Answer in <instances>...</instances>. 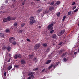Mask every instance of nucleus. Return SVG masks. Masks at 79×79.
<instances>
[{
  "instance_id": "nucleus-1",
  "label": "nucleus",
  "mask_w": 79,
  "mask_h": 79,
  "mask_svg": "<svg viewBox=\"0 0 79 79\" xmlns=\"http://www.w3.org/2000/svg\"><path fill=\"white\" fill-rule=\"evenodd\" d=\"M29 19L30 22V24L31 25H32V24H33L34 23H35L36 22V21H35V18L34 16L30 17Z\"/></svg>"
},
{
  "instance_id": "nucleus-2",
  "label": "nucleus",
  "mask_w": 79,
  "mask_h": 79,
  "mask_svg": "<svg viewBox=\"0 0 79 79\" xmlns=\"http://www.w3.org/2000/svg\"><path fill=\"white\" fill-rule=\"evenodd\" d=\"M53 23H51L49 24L48 26V31H52V30H53Z\"/></svg>"
},
{
  "instance_id": "nucleus-3",
  "label": "nucleus",
  "mask_w": 79,
  "mask_h": 79,
  "mask_svg": "<svg viewBox=\"0 0 79 79\" xmlns=\"http://www.w3.org/2000/svg\"><path fill=\"white\" fill-rule=\"evenodd\" d=\"M65 31H66V30L65 29H63L61 30L60 32H59L58 33V36H61V35H62L65 32Z\"/></svg>"
},
{
  "instance_id": "nucleus-4",
  "label": "nucleus",
  "mask_w": 79,
  "mask_h": 79,
  "mask_svg": "<svg viewBox=\"0 0 79 79\" xmlns=\"http://www.w3.org/2000/svg\"><path fill=\"white\" fill-rule=\"evenodd\" d=\"M14 57L15 59H17V58H21V57H22V56H21V54H15L14 56Z\"/></svg>"
},
{
  "instance_id": "nucleus-5",
  "label": "nucleus",
  "mask_w": 79,
  "mask_h": 79,
  "mask_svg": "<svg viewBox=\"0 0 79 79\" xmlns=\"http://www.w3.org/2000/svg\"><path fill=\"white\" fill-rule=\"evenodd\" d=\"M15 40H16V39L13 37H11L9 39V41L10 43H12V42H13V41H15Z\"/></svg>"
},
{
  "instance_id": "nucleus-6",
  "label": "nucleus",
  "mask_w": 79,
  "mask_h": 79,
  "mask_svg": "<svg viewBox=\"0 0 79 79\" xmlns=\"http://www.w3.org/2000/svg\"><path fill=\"white\" fill-rule=\"evenodd\" d=\"M40 45L39 44H37L34 47V48H35V50H37L38 48H39L40 47Z\"/></svg>"
},
{
  "instance_id": "nucleus-7",
  "label": "nucleus",
  "mask_w": 79,
  "mask_h": 79,
  "mask_svg": "<svg viewBox=\"0 0 79 79\" xmlns=\"http://www.w3.org/2000/svg\"><path fill=\"white\" fill-rule=\"evenodd\" d=\"M55 9V8L54 7V6H52L50 7L49 8L48 10H49V11H53V10H54Z\"/></svg>"
},
{
  "instance_id": "nucleus-8",
  "label": "nucleus",
  "mask_w": 79,
  "mask_h": 79,
  "mask_svg": "<svg viewBox=\"0 0 79 79\" xmlns=\"http://www.w3.org/2000/svg\"><path fill=\"white\" fill-rule=\"evenodd\" d=\"M57 37V36L55 34H53L52 36V39H56V37Z\"/></svg>"
},
{
  "instance_id": "nucleus-9",
  "label": "nucleus",
  "mask_w": 79,
  "mask_h": 79,
  "mask_svg": "<svg viewBox=\"0 0 79 79\" xmlns=\"http://www.w3.org/2000/svg\"><path fill=\"white\" fill-rule=\"evenodd\" d=\"M34 74H35V72H30L29 73L28 75V76H31V75H34Z\"/></svg>"
},
{
  "instance_id": "nucleus-10",
  "label": "nucleus",
  "mask_w": 79,
  "mask_h": 79,
  "mask_svg": "<svg viewBox=\"0 0 79 79\" xmlns=\"http://www.w3.org/2000/svg\"><path fill=\"white\" fill-rule=\"evenodd\" d=\"M59 64H60L59 62H56V64L53 66V68H56V66H58Z\"/></svg>"
},
{
  "instance_id": "nucleus-11",
  "label": "nucleus",
  "mask_w": 79,
  "mask_h": 79,
  "mask_svg": "<svg viewBox=\"0 0 79 79\" xmlns=\"http://www.w3.org/2000/svg\"><path fill=\"white\" fill-rule=\"evenodd\" d=\"M6 50L8 52H10L11 51V47L10 46H8L6 48Z\"/></svg>"
},
{
  "instance_id": "nucleus-12",
  "label": "nucleus",
  "mask_w": 79,
  "mask_h": 79,
  "mask_svg": "<svg viewBox=\"0 0 79 79\" xmlns=\"http://www.w3.org/2000/svg\"><path fill=\"white\" fill-rule=\"evenodd\" d=\"M20 62L21 64H25V60H21L20 61Z\"/></svg>"
},
{
  "instance_id": "nucleus-13",
  "label": "nucleus",
  "mask_w": 79,
  "mask_h": 79,
  "mask_svg": "<svg viewBox=\"0 0 79 79\" xmlns=\"http://www.w3.org/2000/svg\"><path fill=\"white\" fill-rule=\"evenodd\" d=\"M52 60H47V62L45 63V64H49V63H50V62H51Z\"/></svg>"
},
{
  "instance_id": "nucleus-14",
  "label": "nucleus",
  "mask_w": 79,
  "mask_h": 79,
  "mask_svg": "<svg viewBox=\"0 0 79 79\" xmlns=\"http://www.w3.org/2000/svg\"><path fill=\"white\" fill-rule=\"evenodd\" d=\"M7 21H11V19L10 16H8L7 18Z\"/></svg>"
},
{
  "instance_id": "nucleus-15",
  "label": "nucleus",
  "mask_w": 79,
  "mask_h": 79,
  "mask_svg": "<svg viewBox=\"0 0 79 79\" xmlns=\"http://www.w3.org/2000/svg\"><path fill=\"white\" fill-rule=\"evenodd\" d=\"M0 37H2V38H4L5 37V35L3 33L0 34Z\"/></svg>"
},
{
  "instance_id": "nucleus-16",
  "label": "nucleus",
  "mask_w": 79,
  "mask_h": 79,
  "mask_svg": "<svg viewBox=\"0 0 79 79\" xmlns=\"http://www.w3.org/2000/svg\"><path fill=\"white\" fill-rule=\"evenodd\" d=\"M48 11L47 10H44L43 11V14H47V13H48Z\"/></svg>"
},
{
  "instance_id": "nucleus-17",
  "label": "nucleus",
  "mask_w": 79,
  "mask_h": 79,
  "mask_svg": "<svg viewBox=\"0 0 79 79\" xmlns=\"http://www.w3.org/2000/svg\"><path fill=\"white\" fill-rule=\"evenodd\" d=\"M53 66H54V65L53 64H51V65H50L49 67H48V69H51V68H52Z\"/></svg>"
},
{
  "instance_id": "nucleus-18",
  "label": "nucleus",
  "mask_w": 79,
  "mask_h": 79,
  "mask_svg": "<svg viewBox=\"0 0 79 79\" xmlns=\"http://www.w3.org/2000/svg\"><path fill=\"white\" fill-rule=\"evenodd\" d=\"M67 60H68V59L67 58L64 57V58L63 59L62 61H63V62H66V61H67Z\"/></svg>"
},
{
  "instance_id": "nucleus-19",
  "label": "nucleus",
  "mask_w": 79,
  "mask_h": 79,
  "mask_svg": "<svg viewBox=\"0 0 79 79\" xmlns=\"http://www.w3.org/2000/svg\"><path fill=\"white\" fill-rule=\"evenodd\" d=\"M11 68H12V66L10 65L8 67L7 69L9 71V70H10Z\"/></svg>"
},
{
  "instance_id": "nucleus-20",
  "label": "nucleus",
  "mask_w": 79,
  "mask_h": 79,
  "mask_svg": "<svg viewBox=\"0 0 79 79\" xmlns=\"http://www.w3.org/2000/svg\"><path fill=\"white\" fill-rule=\"evenodd\" d=\"M64 50L63 49H62V50H60L59 52V54H61V53H63V51H64Z\"/></svg>"
},
{
  "instance_id": "nucleus-21",
  "label": "nucleus",
  "mask_w": 79,
  "mask_h": 79,
  "mask_svg": "<svg viewBox=\"0 0 79 79\" xmlns=\"http://www.w3.org/2000/svg\"><path fill=\"white\" fill-rule=\"evenodd\" d=\"M3 22H7V18H5L3 19Z\"/></svg>"
},
{
  "instance_id": "nucleus-22",
  "label": "nucleus",
  "mask_w": 79,
  "mask_h": 79,
  "mask_svg": "<svg viewBox=\"0 0 79 79\" xmlns=\"http://www.w3.org/2000/svg\"><path fill=\"white\" fill-rule=\"evenodd\" d=\"M66 53H67V52H65L64 53H63L61 55V56H62V57H63L64 56L66 55Z\"/></svg>"
},
{
  "instance_id": "nucleus-23",
  "label": "nucleus",
  "mask_w": 79,
  "mask_h": 79,
  "mask_svg": "<svg viewBox=\"0 0 79 79\" xmlns=\"http://www.w3.org/2000/svg\"><path fill=\"white\" fill-rule=\"evenodd\" d=\"M60 3L61 2H60V1H57L56 2V4L57 5H60Z\"/></svg>"
},
{
  "instance_id": "nucleus-24",
  "label": "nucleus",
  "mask_w": 79,
  "mask_h": 79,
  "mask_svg": "<svg viewBox=\"0 0 79 79\" xmlns=\"http://www.w3.org/2000/svg\"><path fill=\"white\" fill-rule=\"evenodd\" d=\"M50 48H48L46 50V52H50Z\"/></svg>"
},
{
  "instance_id": "nucleus-25",
  "label": "nucleus",
  "mask_w": 79,
  "mask_h": 79,
  "mask_svg": "<svg viewBox=\"0 0 79 79\" xmlns=\"http://www.w3.org/2000/svg\"><path fill=\"white\" fill-rule=\"evenodd\" d=\"M29 57L31 59L33 58V57H34V56H33V55H31L29 56Z\"/></svg>"
},
{
  "instance_id": "nucleus-26",
  "label": "nucleus",
  "mask_w": 79,
  "mask_h": 79,
  "mask_svg": "<svg viewBox=\"0 0 79 79\" xmlns=\"http://www.w3.org/2000/svg\"><path fill=\"white\" fill-rule=\"evenodd\" d=\"M14 67L15 68H16L18 69L19 68V65H17L16 64H15L14 65Z\"/></svg>"
},
{
  "instance_id": "nucleus-27",
  "label": "nucleus",
  "mask_w": 79,
  "mask_h": 79,
  "mask_svg": "<svg viewBox=\"0 0 79 79\" xmlns=\"http://www.w3.org/2000/svg\"><path fill=\"white\" fill-rule=\"evenodd\" d=\"M16 17H12L11 18V20L12 21H13L14 20H15L16 19Z\"/></svg>"
},
{
  "instance_id": "nucleus-28",
  "label": "nucleus",
  "mask_w": 79,
  "mask_h": 79,
  "mask_svg": "<svg viewBox=\"0 0 79 79\" xmlns=\"http://www.w3.org/2000/svg\"><path fill=\"white\" fill-rule=\"evenodd\" d=\"M6 48L7 47L6 46L3 47L2 48V49L3 50H6Z\"/></svg>"
},
{
  "instance_id": "nucleus-29",
  "label": "nucleus",
  "mask_w": 79,
  "mask_h": 79,
  "mask_svg": "<svg viewBox=\"0 0 79 79\" xmlns=\"http://www.w3.org/2000/svg\"><path fill=\"white\" fill-rule=\"evenodd\" d=\"M56 15L58 16V17H59L60 16V12H59L56 13Z\"/></svg>"
},
{
  "instance_id": "nucleus-30",
  "label": "nucleus",
  "mask_w": 79,
  "mask_h": 79,
  "mask_svg": "<svg viewBox=\"0 0 79 79\" xmlns=\"http://www.w3.org/2000/svg\"><path fill=\"white\" fill-rule=\"evenodd\" d=\"M12 44L13 45H16V42L15 41H13L12 42Z\"/></svg>"
},
{
  "instance_id": "nucleus-31",
  "label": "nucleus",
  "mask_w": 79,
  "mask_h": 79,
  "mask_svg": "<svg viewBox=\"0 0 79 79\" xmlns=\"http://www.w3.org/2000/svg\"><path fill=\"white\" fill-rule=\"evenodd\" d=\"M43 45L44 47H47V44L46 43L43 44Z\"/></svg>"
},
{
  "instance_id": "nucleus-32",
  "label": "nucleus",
  "mask_w": 79,
  "mask_h": 79,
  "mask_svg": "<svg viewBox=\"0 0 79 79\" xmlns=\"http://www.w3.org/2000/svg\"><path fill=\"white\" fill-rule=\"evenodd\" d=\"M66 16L65 15L63 17V19H62L63 21H64V19H66Z\"/></svg>"
},
{
  "instance_id": "nucleus-33",
  "label": "nucleus",
  "mask_w": 79,
  "mask_h": 79,
  "mask_svg": "<svg viewBox=\"0 0 79 79\" xmlns=\"http://www.w3.org/2000/svg\"><path fill=\"white\" fill-rule=\"evenodd\" d=\"M55 32V30H52L50 31V34H53Z\"/></svg>"
},
{
  "instance_id": "nucleus-34",
  "label": "nucleus",
  "mask_w": 79,
  "mask_h": 79,
  "mask_svg": "<svg viewBox=\"0 0 79 79\" xmlns=\"http://www.w3.org/2000/svg\"><path fill=\"white\" fill-rule=\"evenodd\" d=\"M55 3V2L53 1L51 3H50V5H51V6H52L53 5H54V3Z\"/></svg>"
},
{
  "instance_id": "nucleus-35",
  "label": "nucleus",
  "mask_w": 79,
  "mask_h": 79,
  "mask_svg": "<svg viewBox=\"0 0 79 79\" xmlns=\"http://www.w3.org/2000/svg\"><path fill=\"white\" fill-rule=\"evenodd\" d=\"M73 14H72V12H71V11H70L68 12V15L69 16L70 15H72Z\"/></svg>"
},
{
  "instance_id": "nucleus-36",
  "label": "nucleus",
  "mask_w": 79,
  "mask_h": 79,
  "mask_svg": "<svg viewBox=\"0 0 79 79\" xmlns=\"http://www.w3.org/2000/svg\"><path fill=\"white\" fill-rule=\"evenodd\" d=\"M78 10H79V9H76L74 10L73 12L76 13V12H77V11H78Z\"/></svg>"
},
{
  "instance_id": "nucleus-37",
  "label": "nucleus",
  "mask_w": 79,
  "mask_h": 79,
  "mask_svg": "<svg viewBox=\"0 0 79 79\" xmlns=\"http://www.w3.org/2000/svg\"><path fill=\"white\" fill-rule=\"evenodd\" d=\"M25 24H26V23H22L21 25V27H24L25 25Z\"/></svg>"
},
{
  "instance_id": "nucleus-38",
  "label": "nucleus",
  "mask_w": 79,
  "mask_h": 79,
  "mask_svg": "<svg viewBox=\"0 0 79 79\" xmlns=\"http://www.w3.org/2000/svg\"><path fill=\"white\" fill-rule=\"evenodd\" d=\"M43 10V9H39L38 10V11L39 12H41L42 10Z\"/></svg>"
},
{
  "instance_id": "nucleus-39",
  "label": "nucleus",
  "mask_w": 79,
  "mask_h": 79,
  "mask_svg": "<svg viewBox=\"0 0 79 79\" xmlns=\"http://www.w3.org/2000/svg\"><path fill=\"white\" fill-rule=\"evenodd\" d=\"M17 24H18V23H14V25L15 27H16V26H17Z\"/></svg>"
},
{
  "instance_id": "nucleus-40",
  "label": "nucleus",
  "mask_w": 79,
  "mask_h": 79,
  "mask_svg": "<svg viewBox=\"0 0 79 79\" xmlns=\"http://www.w3.org/2000/svg\"><path fill=\"white\" fill-rule=\"evenodd\" d=\"M23 31V30H19V33H22Z\"/></svg>"
},
{
  "instance_id": "nucleus-41",
  "label": "nucleus",
  "mask_w": 79,
  "mask_h": 79,
  "mask_svg": "<svg viewBox=\"0 0 79 79\" xmlns=\"http://www.w3.org/2000/svg\"><path fill=\"white\" fill-rule=\"evenodd\" d=\"M6 32H10V30H9V29H7L6 30Z\"/></svg>"
},
{
  "instance_id": "nucleus-42",
  "label": "nucleus",
  "mask_w": 79,
  "mask_h": 79,
  "mask_svg": "<svg viewBox=\"0 0 79 79\" xmlns=\"http://www.w3.org/2000/svg\"><path fill=\"white\" fill-rule=\"evenodd\" d=\"M37 70H38V68H37L35 69H33V71H37Z\"/></svg>"
},
{
  "instance_id": "nucleus-43",
  "label": "nucleus",
  "mask_w": 79,
  "mask_h": 79,
  "mask_svg": "<svg viewBox=\"0 0 79 79\" xmlns=\"http://www.w3.org/2000/svg\"><path fill=\"white\" fill-rule=\"evenodd\" d=\"M63 44V42L61 41L60 43H59V45H61V44Z\"/></svg>"
},
{
  "instance_id": "nucleus-44",
  "label": "nucleus",
  "mask_w": 79,
  "mask_h": 79,
  "mask_svg": "<svg viewBox=\"0 0 79 79\" xmlns=\"http://www.w3.org/2000/svg\"><path fill=\"white\" fill-rule=\"evenodd\" d=\"M76 6H74L73 7V8L72 10H75V9H76Z\"/></svg>"
},
{
  "instance_id": "nucleus-45",
  "label": "nucleus",
  "mask_w": 79,
  "mask_h": 79,
  "mask_svg": "<svg viewBox=\"0 0 79 79\" xmlns=\"http://www.w3.org/2000/svg\"><path fill=\"white\" fill-rule=\"evenodd\" d=\"M35 4V3L34 2H32L31 3V5H34Z\"/></svg>"
},
{
  "instance_id": "nucleus-46",
  "label": "nucleus",
  "mask_w": 79,
  "mask_h": 79,
  "mask_svg": "<svg viewBox=\"0 0 79 79\" xmlns=\"http://www.w3.org/2000/svg\"><path fill=\"white\" fill-rule=\"evenodd\" d=\"M75 4H76V2H73V3L72 4V5H74Z\"/></svg>"
},
{
  "instance_id": "nucleus-47",
  "label": "nucleus",
  "mask_w": 79,
  "mask_h": 79,
  "mask_svg": "<svg viewBox=\"0 0 79 79\" xmlns=\"http://www.w3.org/2000/svg\"><path fill=\"white\" fill-rule=\"evenodd\" d=\"M8 2V0H6L5 1V3H7Z\"/></svg>"
},
{
  "instance_id": "nucleus-48",
  "label": "nucleus",
  "mask_w": 79,
  "mask_h": 79,
  "mask_svg": "<svg viewBox=\"0 0 79 79\" xmlns=\"http://www.w3.org/2000/svg\"><path fill=\"white\" fill-rule=\"evenodd\" d=\"M27 42H31V40H29V39H27Z\"/></svg>"
},
{
  "instance_id": "nucleus-49",
  "label": "nucleus",
  "mask_w": 79,
  "mask_h": 79,
  "mask_svg": "<svg viewBox=\"0 0 79 79\" xmlns=\"http://www.w3.org/2000/svg\"><path fill=\"white\" fill-rule=\"evenodd\" d=\"M30 77H32L33 78H35V77L34 75H31L30 76Z\"/></svg>"
},
{
  "instance_id": "nucleus-50",
  "label": "nucleus",
  "mask_w": 79,
  "mask_h": 79,
  "mask_svg": "<svg viewBox=\"0 0 79 79\" xmlns=\"http://www.w3.org/2000/svg\"><path fill=\"white\" fill-rule=\"evenodd\" d=\"M11 7L12 8H13L14 7H15V5H14L13 4L12 5Z\"/></svg>"
},
{
  "instance_id": "nucleus-51",
  "label": "nucleus",
  "mask_w": 79,
  "mask_h": 79,
  "mask_svg": "<svg viewBox=\"0 0 79 79\" xmlns=\"http://www.w3.org/2000/svg\"><path fill=\"white\" fill-rule=\"evenodd\" d=\"M4 76H6V72H5L4 73Z\"/></svg>"
},
{
  "instance_id": "nucleus-52",
  "label": "nucleus",
  "mask_w": 79,
  "mask_h": 79,
  "mask_svg": "<svg viewBox=\"0 0 79 79\" xmlns=\"http://www.w3.org/2000/svg\"><path fill=\"white\" fill-rule=\"evenodd\" d=\"M54 6H56V3H55L53 5Z\"/></svg>"
},
{
  "instance_id": "nucleus-53",
  "label": "nucleus",
  "mask_w": 79,
  "mask_h": 79,
  "mask_svg": "<svg viewBox=\"0 0 79 79\" xmlns=\"http://www.w3.org/2000/svg\"><path fill=\"white\" fill-rule=\"evenodd\" d=\"M77 52H75L74 53V54L75 55H76V54H77Z\"/></svg>"
},
{
  "instance_id": "nucleus-54",
  "label": "nucleus",
  "mask_w": 79,
  "mask_h": 79,
  "mask_svg": "<svg viewBox=\"0 0 79 79\" xmlns=\"http://www.w3.org/2000/svg\"><path fill=\"white\" fill-rule=\"evenodd\" d=\"M36 59H37V58H34L33 59V60L34 61H35V60H36Z\"/></svg>"
},
{
  "instance_id": "nucleus-55",
  "label": "nucleus",
  "mask_w": 79,
  "mask_h": 79,
  "mask_svg": "<svg viewBox=\"0 0 79 79\" xmlns=\"http://www.w3.org/2000/svg\"><path fill=\"white\" fill-rule=\"evenodd\" d=\"M45 71V69H44L43 70H42V72L44 73V71Z\"/></svg>"
},
{
  "instance_id": "nucleus-56",
  "label": "nucleus",
  "mask_w": 79,
  "mask_h": 79,
  "mask_svg": "<svg viewBox=\"0 0 79 79\" xmlns=\"http://www.w3.org/2000/svg\"><path fill=\"white\" fill-rule=\"evenodd\" d=\"M12 2H15L16 1V0H12Z\"/></svg>"
},
{
  "instance_id": "nucleus-57",
  "label": "nucleus",
  "mask_w": 79,
  "mask_h": 79,
  "mask_svg": "<svg viewBox=\"0 0 79 79\" xmlns=\"http://www.w3.org/2000/svg\"><path fill=\"white\" fill-rule=\"evenodd\" d=\"M22 4L23 5H24V2H22Z\"/></svg>"
},
{
  "instance_id": "nucleus-58",
  "label": "nucleus",
  "mask_w": 79,
  "mask_h": 79,
  "mask_svg": "<svg viewBox=\"0 0 79 79\" xmlns=\"http://www.w3.org/2000/svg\"><path fill=\"white\" fill-rule=\"evenodd\" d=\"M11 54H10L9 55V57H11Z\"/></svg>"
},
{
  "instance_id": "nucleus-59",
  "label": "nucleus",
  "mask_w": 79,
  "mask_h": 79,
  "mask_svg": "<svg viewBox=\"0 0 79 79\" xmlns=\"http://www.w3.org/2000/svg\"><path fill=\"white\" fill-rule=\"evenodd\" d=\"M10 59H9L8 60V62H10Z\"/></svg>"
},
{
  "instance_id": "nucleus-60",
  "label": "nucleus",
  "mask_w": 79,
  "mask_h": 79,
  "mask_svg": "<svg viewBox=\"0 0 79 79\" xmlns=\"http://www.w3.org/2000/svg\"><path fill=\"white\" fill-rule=\"evenodd\" d=\"M41 27H41V26H40L39 27V29H40V28H41Z\"/></svg>"
},
{
  "instance_id": "nucleus-61",
  "label": "nucleus",
  "mask_w": 79,
  "mask_h": 79,
  "mask_svg": "<svg viewBox=\"0 0 79 79\" xmlns=\"http://www.w3.org/2000/svg\"><path fill=\"white\" fill-rule=\"evenodd\" d=\"M53 46H55V44L54 43H53Z\"/></svg>"
},
{
  "instance_id": "nucleus-62",
  "label": "nucleus",
  "mask_w": 79,
  "mask_h": 79,
  "mask_svg": "<svg viewBox=\"0 0 79 79\" xmlns=\"http://www.w3.org/2000/svg\"><path fill=\"white\" fill-rule=\"evenodd\" d=\"M35 1H40V0H34Z\"/></svg>"
},
{
  "instance_id": "nucleus-63",
  "label": "nucleus",
  "mask_w": 79,
  "mask_h": 79,
  "mask_svg": "<svg viewBox=\"0 0 79 79\" xmlns=\"http://www.w3.org/2000/svg\"><path fill=\"white\" fill-rule=\"evenodd\" d=\"M45 1H46V0H44Z\"/></svg>"
},
{
  "instance_id": "nucleus-64",
  "label": "nucleus",
  "mask_w": 79,
  "mask_h": 79,
  "mask_svg": "<svg viewBox=\"0 0 79 79\" xmlns=\"http://www.w3.org/2000/svg\"><path fill=\"white\" fill-rule=\"evenodd\" d=\"M36 62V61H35V62Z\"/></svg>"
}]
</instances>
